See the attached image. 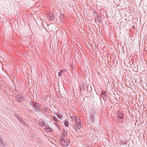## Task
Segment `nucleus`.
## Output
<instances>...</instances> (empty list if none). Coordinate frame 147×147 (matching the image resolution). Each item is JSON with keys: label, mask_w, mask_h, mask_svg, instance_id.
Wrapping results in <instances>:
<instances>
[{"label": "nucleus", "mask_w": 147, "mask_h": 147, "mask_svg": "<svg viewBox=\"0 0 147 147\" xmlns=\"http://www.w3.org/2000/svg\"><path fill=\"white\" fill-rule=\"evenodd\" d=\"M60 143L63 146H67L70 144V141L69 139H64V138H60Z\"/></svg>", "instance_id": "f257e3e1"}, {"label": "nucleus", "mask_w": 147, "mask_h": 147, "mask_svg": "<svg viewBox=\"0 0 147 147\" xmlns=\"http://www.w3.org/2000/svg\"><path fill=\"white\" fill-rule=\"evenodd\" d=\"M117 120L118 122L121 123L122 121V119H123L124 117V115L123 113L120 111H119L118 112Z\"/></svg>", "instance_id": "f03ea898"}, {"label": "nucleus", "mask_w": 147, "mask_h": 147, "mask_svg": "<svg viewBox=\"0 0 147 147\" xmlns=\"http://www.w3.org/2000/svg\"><path fill=\"white\" fill-rule=\"evenodd\" d=\"M101 96L105 102L106 101L108 100L107 93L105 91L101 90Z\"/></svg>", "instance_id": "7ed1b4c3"}, {"label": "nucleus", "mask_w": 147, "mask_h": 147, "mask_svg": "<svg viewBox=\"0 0 147 147\" xmlns=\"http://www.w3.org/2000/svg\"><path fill=\"white\" fill-rule=\"evenodd\" d=\"M48 19L50 21H51L53 20L54 15L53 13L52 12H50L49 13H48L47 16Z\"/></svg>", "instance_id": "20e7f679"}, {"label": "nucleus", "mask_w": 147, "mask_h": 147, "mask_svg": "<svg viewBox=\"0 0 147 147\" xmlns=\"http://www.w3.org/2000/svg\"><path fill=\"white\" fill-rule=\"evenodd\" d=\"M16 100L18 102H22L24 101V99L22 98L21 96L18 95L16 97Z\"/></svg>", "instance_id": "39448f33"}, {"label": "nucleus", "mask_w": 147, "mask_h": 147, "mask_svg": "<svg viewBox=\"0 0 147 147\" xmlns=\"http://www.w3.org/2000/svg\"><path fill=\"white\" fill-rule=\"evenodd\" d=\"M67 132L65 129L63 131V134L61 135L60 138H64L67 135Z\"/></svg>", "instance_id": "423d86ee"}, {"label": "nucleus", "mask_w": 147, "mask_h": 147, "mask_svg": "<svg viewBox=\"0 0 147 147\" xmlns=\"http://www.w3.org/2000/svg\"><path fill=\"white\" fill-rule=\"evenodd\" d=\"M30 105L33 107L36 106V102L33 100L30 101L29 103Z\"/></svg>", "instance_id": "0eeeda50"}, {"label": "nucleus", "mask_w": 147, "mask_h": 147, "mask_svg": "<svg viewBox=\"0 0 147 147\" xmlns=\"http://www.w3.org/2000/svg\"><path fill=\"white\" fill-rule=\"evenodd\" d=\"M45 129L47 130V132H51L53 131V130L48 125H47L45 127Z\"/></svg>", "instance_id": "6e6552de"}, {"label": "nucleus", "mask_w": 147, "mask_h": 147, "mask_svg": "<svg viewBox=\"0 0 147 147\" xmlns=\"http://www.w3.org/2000/svg\"><path fill=\"white\" fill-rule=\"evenodd\" d=\"M76 126H78V127H81V121L80 120V119H78V120L76 122Z\"/></svg>", "instance_id": "1a4fd4ad"}, {"label": "nucleus", "mask_w": 147, "mask_h": 147, "mask_svg": "<svg viewBox=\"0 0 147 147\" xmlns=\"http://www.w3.org/2000/svg\"><path fill=\"white\" fill-rule=\"evenodd\" d=\"M33 109L35 111L38 112H40L41 111V110L38 107H37L36 106L33 108Z\"/></svg>", "instance_id": "9d476101"}, {"label": "nucleus", "mask_w": 147, "mask_h": 147, "mask_svg": "<svg viewBox=\"0 0 147 147\" xmlns=\"http://www.w3.org/2000/svg\"><path fill=\"white\" fill-rule=\"evenodd\" d=\"M19 120L22 123L23 125L25 126H26V123L23 119L21 117Z\"/></svg>", "instance_id": "9b49d317"}, {"label": "nucleus", "mask_w": 147, "mask_h": 147, "mask_svg": "<svg viewBox=\"0 0 147 147\" xmlns=\"http://www.w3.org/2000/svg\"><path fill=\"white\" fill-rule=\"evenodd\" d=\"M90 119L91 120L92 122L93 123L94 122V120L95 119V117L94 115H91V116H90Z\"/></svg>", "instance_id": "f8f14e48"}, {"label": "nucleus", "mask_w": 147, "mask_h": 147, "mask_svg": "<svg viewBox=\"0 0 147 147\" xmlns=\"http://www.w3.org/2000/svg\"><path fill=\"white\" fill-rule=\"evenodd\" d=\"M74 129L76 130V131L77 132H79L80 131V129L78 127L74 126Z\"/></svg>", "instance_id": "ddd939ff"}, {"label": "nucleus", "mask_w": 147, "mask_h": 147, "mask_svg": "<svg viewBox=\"0 0 147 147\" xmlns=\"http://www.w3.org/2000/svg\"><path fill=\"white\" fill-rule=\"evenodd\" d=\"M68 123L69 121L66 120L64 121L63 123L65 126L66 127L68 126Z\"/></svg>", "instance_id": "4468645a"}, {"label": "nucleus", "mask_w": 147, "mask_h": 147, "mask_svg": "<svg viewBox=\"0 0 147 147\" xmlns=\"http://www.w3.org/2000/svg\"><path fill=\"white\" fill-rule=\"evenodd\" d=\"M39 125L42 127L46 125V124L44 122H41V121L40 122Z\"/></svg>", "instance_id": "2eb2a0df"}, {"label": "nucleus", "mask_w": 147, "mask_h": 147, "mask_svg": "<svg viewBox=\"0 0 147 147\" xmlns=\"http://www.w3.org/2000/svg\"><path fill=\"white\" fill-rule=\"evenodd\" d=\"M14 115L17 118H18V120L19 119H20V118L21 117L19 115H18L16 113H15Z\"/></svg>", "instance_id": "dca6fc26"}, {"label": "nucleus", "mask_w": 147, "mask_h": 147, "mask_svg": "<svg viewBox=\"0 0 147 147\" xmlns=\"http://www.w3.org/2000/svg\"><path fill=\"white\" fill-rule=\"evenodd\" d=\"M65 18V16L63 14H61L60 17L61 19H63V18Z\"/></svg>", "instance_id": "f3484780"}, {"label": "nucleus", "mask_w": 147, "mask_h": 147, "mask_svg": "<svg viewBox=\"0 0 147 147\" xmlns=\"http://www.w3.org/2000/svg\"><path fill=\"white\" fill-rule=\"evenodd\" d=\"M60 72H61L62 73L63 72H66L67 71V70L65 69H63V70H60Z\"/></svg>", "instance_id": "a211bd4d"}, {"label": "nucleus", "mask_w": 147, "mask_h": 147, "mask_svg": "<svg viewBox=\"0 0 147 147\" xmlns=\"http://www.w3.org/2000/svg\"><path fill=\"white\" fill-rule=\"evenodd\" d=\"M53 119L55 120V121H57V122H58V121H59V122H60V121H59V120H58L57 119V118L55 117H53Z\"/></svg>", "instance_id": "6ab92c4d"}, {"label": "nucleus", "mask_w": 147, "mask_h": 147, "mask_svg": "<svg viewBox=\"0 0 147 147\" xmlns=\"http://www.w3.org/2000/svg\"><path fill=\"white\" fill-rule=\"evenodd\" d=\"M99 17L100 18H98V16L97 15V18H98V22H100L101 21V19L100 18V16H99Z\"/></svg>", "instance_id": "aec40b11"}, {"label": "nucleus", "mask_w": 147, "mask_h": 147, "mask_svg": "<svg viewBox=\"0 0 147 147\" xmlns=\"http://www.w3.org/2000/svg\"><path fill=\"white\" fill-rule=\"evenodd\" d=\"M58 117L60 119H63V116L60 115H57Z\"/></svg>", "instance_id": "412c9836"}, {"label": "nucleus", "mask_w": 147, "mask_h": 147, "mask_svg": "<svg viewBox=\"0 0 147 147\" xmlns=\"http://www.w3.org/2000/svg\"><path fill=\"white\" fill-rule=\"evenodd\" d=\"M80 119L79 117H75V119L76 121H76L78 119Z\"/></svg>", "instance_id": "4be33fe9"}, {"label": "nucleus", "mask_w": 147, "mask_h": 147, "mask_svg": "<svg viewBox=\"0 0 147 147\" xmlns=\"http://www.w3.org/2000/svg\"><path fill=\"white\" fill-rule=\"evenodd\" d=\"M36 106L38 107H40V105L36 102Z\"/></svg>", "instance_id": "5701e85b"}, {"label": "nucleus", "mask_w": 147, "mask_h": 147, "mask_svg": "<svg viewBox=\"0 0 147 147\" xmlns=\"http://www.w3.org/2000/svg\"><path fill=\"white\" fill-rule=\"evenodd\" d=\"M58 76L59 77L62 76V73L60 71L58 73Z\"/></svg>", "instance_id": "b1692460"}, {"label": "nucleus", "mask_w": 147, "mask_h": 147, "mask_svg": "<svg viewBox=\"0 0 147 147\" xmlns=\"http://www.w3.org/2000/svg\"><path fill=\"white\" fill-rule=\"evenodd\" d=\"M71 119L72 120V121H73V120L74 119H75V117L74 116H72L71 117Z\"/></svg>", "instance_id": "393cba45"}, {"label": "nucleus", "mask_w": 147, "mask_h": 147, "mask_svg": "<svg viewBox=\"0 0 147 147\" xmlns=\"http://www.w3.org/2000/svg\"><path fill=\"white\" fill-rule=\"evenodd\" d=\"M55 125H56V126H57V127L58 128H59V125H58V123H55Z\"/></svg>", "instance_id": "a878e982"}, {"label": "nucleus", "mask_w": 147, "mask_h": 147, "mask_svg": "<svg viewBox=\"0 0 147 147\" xmlns=\"http://www.w3.org/2000/svg\"><path fill=\"white\" fill-rule=\"evenodd\" d=\"M2 144V145L3 146H4V144L3 143V142H2V141H1L0 142Z\"/></svg>", "instance_id": "bb28decb"}, {"label": "nucleus", "mask_w": 147, "mask_h": 147, "mask_svg": "<svg viewBox=\"0 0 147 147\" xmlns=\"http://www.w3.org/2000/svg\"><path fill=\"white\" fill-rule=\"evenodd\" d=\"M114 102V103H115V104H116V103L115 102V101H114V102Z\"/></svg>", "instance_id": "cd10ccee"}, {"label": "nucleus", "mask_w": 147, "mask_h": 147, "mask_svg": "<svg viewBox=\"0 0 147 147\" xmlns=\"http://www.w3.org/2000/svg\"><path fill=\"white\" fill-rule=\"evenodd\" d=\"M80 90H81V88H80Z\"/></svg>", "instance_id": "c85d7f7f"}]
</instances>
